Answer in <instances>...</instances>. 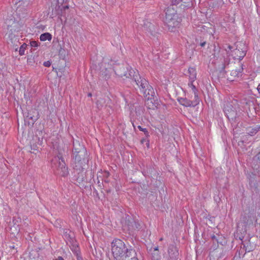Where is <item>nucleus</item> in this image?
Masks as SVG:
<instances>
[{
    "mask_svg": "<svg viewBox=\"0 0 260 260\" xmlns=\"http://www.w3.org/2000/svg\"><path fill=\"white\" fill-rule=\"evenodd\" d=\"M134 80L146 99L149 100L153 99V96L155 95L154 89L144 78L139 75V77L136 78Z\"/></svg>",
    "mask_w": 260,
    "mask_h": 260,
    "instance_id": "nucleus-1",
    "label": "nucleus"
},
{
    "mask_svg": "<svg viewBox=\"0 0 260 260\" xmlns=\"http://www.w3.org/2000/svg\"><path fill=\"white\" fill-rule=\"evenodd\" d=\"M112 252L114 258L120 260L127 251L129 250L126 247L125 243L121 240L116 239L111 243Z\"/></svg>",
    "mask_w": 260,
    "mask_h": 260,
    "instance_id": "nucleus-2",
    "label": "nucleus"
},
{
    "mask_svg": "<svg viewBox=\"0 0 260 260\" xmlns=\"http://www.w3.org/2000/svg\"><path fill=\"white\" fill-rule=\"evenodd\" d=\"M178 19V16L176 11L168 8L166 11V23L170 31H174L175 28L179 27L180 20Z\"/></svg>",
    "mask_w": 260,
    "mask_h": 260,
    "instance_id": "nucleus-3",
    "label": "nucleus"
},
{
    "mask_svg": "<svg viewBox=\"0 0 260 260\" xmlns=\"http://www.w3.org/2000/svg\"><path fill=\"white\" fill-rule=\"evenodd\" d=\"M52 168L56 170V173L61 176L68 174V168L62 156L59 155L54 157L52 160Z\"/></svg>",
    "mask_w": 260,
    "mask_h": 260,
    "instance_id": "nucleus-4",
    "label": "nucleus"
},
{
    "mask_svg": "<svg viewBox=\"0 0 260 260\" xmlns=\"http://www.w3.org/2000/svg\"><path fill=\"white\" fill-rule=\"evenodd\" d=\"M80 148H77L74 146L73 149V157L75 163L76 169L80 170L82 168L83 164L85 162V157L86 153V150L83 146H80Z\"/></svg>",
    "mask_w": 260,
    "mask_h": 260,
    "instance_id": "nucleus-5",
    "label": "nucleus"
},
{
    "mask_svg": "<svg viewBox=\"0 0 260 260\" xmlns=\"http://www.w3.org/2000/svg\"><path fill=\"white\" fill-rule=\"evenodd\" d=\"M239 109V105L236 100L227 102L224 107V111L227 117L232 120L236 119L238 116V110Z\"/></svg>",
    "mask_w": 260,
    "mask_h": 260,
    "instance_id": "nucleus-6",
    "label": "nucleus"
},
{
    "mask_svg": "<svg viewBox=\"0 0 260 260\" xmlns=\"http://www.w3.org/2000/svg\"><path fill=\"white\" fill-rule=\"evenodd\" d=\"M256 221V215L254 213L248 211L245 212L240 217L239 224H241L246 229L248 226L252 225L254 221Z\"/></svg>",
    "mask_w": 260,
    "mask_h": 260,
    "instance_id": "nucleus-7",
    "label": "nucleus"
},
{
    "mask_svg": "<svg viewBox=\"0 0 260 260\" xmlns=\"http://www.w3.org/2000/svg\"><path fill=\"white\" fill-rule=\"evenodd\" d=\"M236 48L232 51V56L235 59L241 60L246 55L247 50L245 44L242 42H237L235 44Z\"/></svg>",
    "mask_w": 260,
    "mask_h": 260,
    "instance_id": "nucleus-8",
    "label": "nucleus"
},
{
    "mask_svg": "<svg viewBox=\"0 0 260 260\" xmlns=\"http://www.w3.org/2000/svg\"><path fill=\"white\" fill-rule=\"evenodd\" d=\"M243 70V64L238 61V67L231 71L228 79L230 81L236 80L242 76Z\"/></svg>",
    "mask_w": 260,
    "mask_h": 260,
    "instance_id": "nucleus-9",
    "label": "nucleus"
},
{
    "mask_svg": "<svg viewBox=\"0 0 260 260\" xmlns=\"http://www.w3.org/2000/svg\"><path fill=\"white\" fill-rule=\"evenodd\" d=\"M179 103L184 107H194L199 103V100L194 99L193 101L188 100L186 98H179L178 99Z\"/></svg>",
    "mask_w": 260,
    "mask_h": 260,
    "instance_id": "nucleus-10",
    "label": "nucleus"
},
{
    "mask_svg": "<svg viewBox=\"0 0 260 260\" xmlns=\"http://www.w3.org/2000/svg\"><path fill=\"white\" fill-rule=\"evenodd\" d=\"M168 254L169 256V260H177L179 255V252L177 247L174 245H171L168 248Z\"/></svg>",
    "mask_w": 260,
    "mask_h": 260,
    "instance_id": "nucleus-11",
    "label": "nucleus"
},
{
    "mask_svg": "<svg viewBox=\"0 0 260 260\" xmlns=\"http://www.w3.org/2000/svg\"><path fill=\"white\" fill-rule=\"evenodd\" d=\"M126 70L127 71L124 72L123 74H121L120 76H123L126 78H131L134 80L136 78L139 77L140 75L137 70L132 69V68H127Z\"/></svg>",
    "mask_w": 260,
    "mask_h": 260,
    "instance_id": "nucleus-12",
    "label": "nucleus"
},
{
    "mask_svg": "<svg viewBox=\"0 0 260 260\" xmlns=\"http://www.w3.org/2000/svg\"><path fill=\"white\" fill-rule=\"evenodd\" d=\"M120 260H138V258L136 251L131 248Z\"/></svg>",
    "mask_w": 260,
    "mask_h": 260,
    "instance_id": "nucleus-13",
    "label": "nucleus"
},
{
    "mask_svg": "<svg viewBox=\"0 0 260 260\" xmlns=\"http://www.w3.org/2000/svg\"><path fill=\"white\" fill-rule=\"evenodd\" d=\"M189 80L195 81L197 79V72L194 68H189L188 70Z\"/></svg>",
    "mask_w": 260,
    "mask_h": 260,
    "instance_id": "nucleus-14",
    "label": "nucleus"
},
{
    "mask_svg": "<svg viewBox=\"0 0 260 260\" xmlns=\"http://www.w3.org/2000/svg\"><path fill=\"white\" fill-rule=\"evenodd\" d=\"M18 220H20L19 218L18 219H14L13 220V222H14V225L11 228V230L12 231V232L13 234H15V233H18L20 229L19 228V224H17V222H18Z\"/></svg>",
    "mask_w": 260,
    "mask_h": 260,
    "instance_id": "nucleus-15",
    "label": "nucleus"
},
{
    "mask_svg": "<svg viewBox=\"0 0 260 260\" xmlns=\"http://www.w3.org/2000/svg\"><path fill=\"white\" fill-rule=\"evenodd\" d=\"M40 39L41 41H45L46 40L51 41L52 39V35L49 32H45L41 35Z\"/></svg>",
    "mask_w": 260,
    "mask_h": 260,
    "instance_id": "nucleus-16",
    "label": "nucleus"
},
{
    "mask_svg": "<svg viewBox=\"0 0 260 260\" xmlns=\"http://www.w3.org/2000/svg\"><path fill=\"white\" fill-rule=\"evenodd\" d=\"M244 247L245 249V251L246 252H249L250 251H252L254 249V246H252L249 241L244 244Z\"/></svg>",
    "mask_w": 260,
    "mask_h": 260,
    "instance_id": "nucleus-17",
    "label": "nucleus"
},
{
    "mask_svg": "<svg viewBox=\"0 0 260 260\" xmlns=\"http://www.w3.org/2000/svg\"><path fill=\"white\" fill-rule=\"evenodd\" d=\"M102 67L105 68L106 71H107L108 69H111L112 66L107 62V60L106 59H104L102 62Z\"/></svg>",
    "mask_w": 260,
    "mask_h": 260,
    "instance_id": "nucleus-18",
    "label": "nucleus"
},
{
    "mask_svg": "<svg viewBox=\"0 0 260 260\" xmlns=\"http://www.w3.org/2000/svg\"><path fill=\"white\" fill-rule=\"evenodd\" d=\"M190 88L191 89L192 92L194 94V99H197L199 100L198 95L197 93L198 90L196 88V86L194 85H192V86Z\"/></svg>",
    "mask_w": 260,
    "mask_h": 260,
    "instance_id": "nucleus-19",
    "label": "nucleus"
},
{
    "mask_svg": "<svg viewBox=\"0 0 260 260\" xmlns=\"http://www.w3.org/2000/svg\"><path fill=\"white\" fill-rule=\"evenodd\" d=\"M104 103H105V102H103V100H98L97 102H96L97 108L99 109H101L104 106Z\"/></svg>",
    "mask_w": 260,
    "mask_h": 260,
    "instance_id": "nucleus-20",
    "label": "nucleus"
},
{
    "mask_svg": "<svg viewBox=\"0 0 260 260\" xmlns=\"http://www.w3.org/2000/svg\"><path fill=\"white\" fill-rule=\"evenodd\" d=\"M260 129V126L258 127H255V128L252 129V131L249 132L248 133L251 136L255 135Z\"/></svg>",
    "mask_w": 260,
    "mask_h": 260,
    "instance_id": "nucleus-21",
    "label": "nucleus"
},
{
    "mask_svg": "<svg viewBox=\"0 0 260 260\" xmlns=\"http://www.w3.org/2000/svg\"><path fill=\"white\" fill-rule=\"evenodd\" d=\"M72 250L75 254H76L77 256L78 255L79 248L78 246H73V248H72Z\"/></svg>",
    "mask_w": 260,
    "mask_h": 260,
    "instance_id": "nucleus-22",
    "label": "nucleus"
},
{
    "mask_svg": "<svg viewBox=\"0 0 260 260\" xmlns=\"http://www.w3.org/2000/svg\"><path fill=\"white\" fill-rule=\"evenodd\" d=\"M24 44L22 45L19 49V54L22 55L24 54L25 47H24Z\"/></svg>",
    "mask_w": 260,
    "mask_h": 260,
    "instance_id": "nucleus-23",
    "label": "nucleus"
},
{
    "mask_svg": "<svg viewBox=\"0 0 260 260\" xmlns=\"http://www.w3.org/2000/svg\"><path fill=\"white\" fill-rule=\"evenodd\" d=\"M138 127L140 131L143 132L145 135H148V132L146 128H142L141 126H138Z\"/></svg>",
    "mask_w": 260,
    "mask_h": 260,
    "instance_id": "nucleus-24",
    "label": "nucleus"
},
{
    "mask_svg": "<svg viewBox=\"0 0 260 260\" xmlns=\"http://www.w3.org/2000/svg\"><path fill=\"white\" fill-rule=\"evenodd\" d=\"M27 117H29V119H32V121H36L38 119V115H37L36 116H31L30 114L28 113V115Z\"/></svg>",
    "mask_w": 260,
    "mask_h": 260,
    "instance_id": "nucleus-25",
    "label": "nucleus"
},
{
    "mask_svg": "<svg viewBox=\"0 0 260 260\" xmlns=\"http://www.w3.org/2000/svg\"><path fill=\"white\" fill-rule=\"evenodd\" d=\"M183 0H171L173 5H177Z\"/></svg>",
    "mask_w": 260,
    "mask_h": 260,
    "instance_id": "nucleus-26",
    "label": "nucleus"
},
{
    "mask_svg": "<svg viewBox=\"0 0 260 260\" xmlns=\"http://www.w3.org/2000/svg\"><path fill=\"white\" fill-rule=\"evenodd\" d=\"M51 64V62L50 61H45L43 65L46 67H49Z\"/></svg>",
    "mask_w": 260,
    "mask_h": 260,
    "instance_id": "nucleus-27",
    "label": "nucleus"
},
{
    "mask_svg": "<svg viewBox=\"0 0 260 260\" xmlns=\"http://www.w3.org/2000/svg\"><path fill=\"white\" fill-rule=\"evenodd\" d=\"M30 44L31 46L32 47H36L38 46V44L36 41H31V42H30Z\"/></svg>",
    "mask_w": 260,
    "mask_h": 260,
    "instance_id": "nucleus-28",
    "label": "nucleus"
},
{
    "mask_svg": "<svg viewBox=\"0 0 260 260\" xmlns=\"http://www.w3.org/2000/svg\"><path fill=\"white\" fill-rule=\"evenodd\" d=\"M194 81H191V80H189L188 83V86L189 88H191V87L192 86V85H193V82H194Z\"/></svg>",
    "mask_w": 260,
    "mask_h": 260,
    "instance_id": "nucleus-29",
    "label": "nucleus"
},
{
    "mask_svg": "<svg viewBox=\"0 0 260 260\" xmlns=\"http://www.w3.org/2000/svg\"><path fill=\"white\" fill-rule=\"evenodd\" d=\"M62 9H63L64 10L68 9H69V6L68 5L62 6V8H61V10H62Z\"/></svg>",
    "mask_w": 260,
    "mask_h": 260,
    "instance_id": "nucleus-30",
    "label": "nucleus"
},
{
    "mask_svg": "<svg viewBox=\"0 0 260 260\" xmlns=\"http://www.w3.org/2000/svg\"><path fill=\"white\" fill-rule=\"evenodd\" d=\"M54 260H64L61 256H58L57 258Z\"/></svg>",
    "mask_w": 260,
    "mask_h": 260,
    "instance_id": "nucleus-31",
    "label": "nucleus"
},
{
    "mask_svg": "<svg viewBox=\"0 0 260 260\" xmlns=\"http://www.w3.org/2000/svg\"><path fill=\"white\" fill-rule=\"evenodd\" d=\"M205 44H206V42H202V43H200V45L202 47H204L205 45Z\"/></svg>",
    "mask_w": 260,
    "mask_h": 260,
    "instance_id": "nucleus-32",
    "label": "nucleus"
},
{
    "mask_svg": "<svg viewBox=\"0 0 260 260\" xmlns=\"http://www.w3.org/2000/svg\"><path fill=\"white\" fill-rule=\"evenodd\" d=\"M235 64H236V63H235V62H234V63L232 62V63H231V66L232 67H234L235 66Z\"/></svg>",
    "mask_w": 260,
    "mask_h": 260,
    "instance_id": "nucleus-33",
    "label": "nucleus"
},
{
    "mask_svg": "<svg viewBox=\"0 0 260 260\" xmlns=\"http://www.w3.org/2000/svg\"><path fill=\"white\" fill-rule=\"evenodd\" d=\"M229 64H230V63H229V62H228V63H227V64H224V66H223V68H224V69L226 68V66H228Z\"/></svg>",
    "mask_w": 260,
    "mask_h": 260,
    "instance_id": "nucleus-34",
    "label": "nucleus"
},
{
    "mask_svg": "<svg viewBox=\"0 0 260 260\" xmlns=\"http://www.w3.org/2000/svg\"><path fill=\"white\" fill-rule=\"evenodd\" d=\"M154 250L155 251H158V247H156L154 248Z\"/></svg>",
    "mask_w": 260,
    "mask_h": 260,
    "instance_id": "nucleus-35",
    "label": "nucleus"
},
{
    "mask_svg": "<svg viewBox=\"0 0 260 260\" xmlns=\"http://www.w3.org/2000/svg\"><path fill=\"white\" fill-rule=\"evenodd\" d=\"M228 48H229V49L230 50H231V49H232V47L231 46H230V45H229V46H228Z\"/></svg>",
    "mask_w": 260,
    "mask_h": 260,
    "instance_id": "nucleus-36",
    "label": "nucleus"
},
{
    "mask_svg": "<svg viewBox=\"0 0 260 260\" xmlns=\"http://www.w3.org/2000/svg\"><path fill=\"white\" fill-rule=\"evenodd\" d=\"M88 96H91V93H89L88 94Z\"/></svg>",
    "mask_w": 260,
    "mask_h": 260,
    "instance_id": "nucleus-37",
    "label": "nucleus"
},
{
    "mask_svg": "<svg viewBox=\"0 0 260 260\" xmlns=\"http://www.w3.org/2000/svg\"><path fill=\"white\" fill-rule=\"evenodd\" d=\"M153 27V26L149 25V27ZM149 29L151 30V28H149Z\"/></svg>",
    "mask_w": 260,
    "mask_h": 260,
    "instance_id": "nucleus-38",
    "label": "nucleus"
},
{
    "mask_svg": "<svg viewBox=\"0 0 260 260\" xmlns=\"http://www.w3.org/2000/svg\"><path fill=\"white\" fill-rule=\"evenodd\" d=\"M162 240H163V238H160V239H159V240H160V241H162Z\"/></svg>",
    "mask_w": 260,
    "mask_h": 260,
    "instance_id": "nucleus-39",
    "label": "nucleus"
},
{
    "mask_svg": "<svg viewBox=\"0 0 260 260\" xmlns=\"http://www.w3.org/2000/svg\"><path fill=\"white\" fill-rule=\"evenodd\" d=\"M154 260H158V258H157L156 259H155L154 258Z\"/></svg>",
    "mask_w": 260,
    "mask_h": 260,
    "instance_id": "nucleus-40",
    "label": "nucleus"
}]
</instances>
